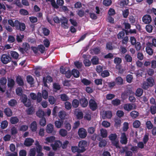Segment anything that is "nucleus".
Returning a JSON list of instances; mask_svg holds the SVG:
<instances>
[{
  "label": "nucleus",
  "instance_id": "obj_3",
  "mask_svg": "<svg viewBox=\"0 0 156 156\" xmlns=\"http://www.w3.org/2000/svg\"><path fill=\"white\" fill-rule=\"evenodd\" d=\"M87 143L86 140H82L79 141L78 145L81 153L86 151V148L87 146Z\"/></svg>",
  "mask_w": 156,
  "mask_h": 156
},
{
  "label": "nucleus",
  "instance_id": "obj_39",
  "mask_svg": "<svg viewBox=\"0 0 156 156\" xmlns=\"http://www.w3.org/2000/svg\"><path fill=\"white\" fill-rule=\"evenodd\" d=\"M16 40L18 43H21L24 37L23 35H21L20 34L19 35H17L16 36Z\"/></svg>",
  "mask_w": 156,
  "mask_h": 156
},
{
  "label": "nucleus",
  "instance_id": "obj_40",
  "mask_svg": "<svg viewBox=\"0 0 156 156\" xmlns=\"http://www.w3.org/2000/svg\"><path fill=\"white\" fill-rule=\"evenodd\" d=\"M114 121L115 122V126L118 127L120 125L121 120L120 118L118 117L115 118L114 119Z\"/></svg>",
  "mask_w": 156,
  "mask_h": 156
},
{
  "label": "nucleus",
  "instance_id": "obj_36",
  "mask_svg": "<svg viewBox=\"0 0 156 156\" xmlns=\"http://www.w3.org/2000/svg\"><path fill=\"white\" fill-rule=\"evenodd\" d=\"M48 100L49 102L51 105L54 104L56 101V99L53 96H49Z\"/></svg>",
  "mask_w": 156,
  "mask_h": 156
},
{
  "label": "nucleus",
  "instance_id": "obj_56",
  "mask_svg": "<svg viewBox=\"0 0 156 156\" xmlns=\"http://www.w3.org/2000/svg\"><path fill=\"white\" fill-rule=\"evenodd\" d=\"M125 33L123 31L119 32L117 35V38L119 39H122L124 37Z\"/></svg>",
  "mask_w": 156,
  "mask_h": 156
},
{
  "label": "nucleus",
  "instance_id": "obj_35",
  "mask_svg": "<svg viewBox=\"0 0 156 156\" xmlns=\"http://www.w3.org/2000/svg\"><path fill=\"white\" fill-rule=\"evenodd\" d=\"M143 90L140 88H138L136 90L135 94L136 96L140 97L142 96L143 94Z\"/></svg>",
  "mask_w": 156,
  "mask_h": 156
},
{
  "label": "nucleus",
  "instance_id": "obj_24",
  "mask_svg": "<svg viewBox=\"0 0 156 156\" xmlns=\"http://www.w3.org/2000/svg\"><path fill=\"white\" fill-rule=\"evenodd\" d=\"M130 116L133 119H136L139 115V113L137 111L134 110L130 113Z\"/></svg>",
  "mask_w": 156,
  "mask_h": 156
},
{
  "label": "nucleus",
  "instance_id": "obj_4",
  "mask_svg": "<svg viewBox=\"0 0 156 156\" xmlns=\"http://www.w3.org/2000/svg\"><path fill=\"white\" fill-rule=\"evenodd\" d=\"M78 134L79 137L81 139H84L87 136V132L83 128H80L78 131Z\"/></svg>",
  "mask_w": 156,
  "mask_h": 156
},
{
  "label": "nucleus",
  "instance_id": "obj_10",
  "mask_svg": "<svg viewBox=\"0 0 156 156\" xmlns=\"http://www.w3.org/2000/svg\"><path fill=\"white\" fill-rule=\"evenodd\" d=\"M34 142V140L33 139L30 138H26L23 144L25 146L29 147L32 145Z\"/></svg>",
  "mask_w": 156,
  "mask_h": 156
},
{
  "label": "nucleus",
  "instance_id": "obj_33",
  "mask_svg": "<svg viewBox=\"0 0 156 156\" xmlns=\"http://www.w3.org/2000/svg\"><path fill=\"white\" fill-rule=\"evenodd\" d=\"M36 114L37 116L41 118L44 117L45 115L44 112L41 110H38Z\"/></svg>",
  "mask_w": 156,
  "mask_h": 156
},
{
  "label": "nucleus",
  "instance_id": "obj_19",
  "mask_svg": "<svg viewBox=\"0 0 156 156\" xmlns=\"http://www.w3.org/2000/svg\"><path fill=\"white\" fill-rule=\"evenodd\" d=\"M124 109L126 111L129 112L133 109V106L130 103H127L124 105Z\"/></svg>",
  "mask_w": 156,
  "mask_h": 156
},
{
  "label": "nucleus",
  "instance_id": "obj_54",
  "mask_svg": "<svg viewBox=\"0 0 156 156\" xmlns=\"http://www.w3.org/2000/svg\"><path fill=\"white\" fill-rule=\"evenodd\" d=\"M43 33L44 35L45 36H47L49 34L50 30L49 29L46 27L42 28Z\"/></svg>",
  "mask_w": 156,
  "mask_h": 156
},
{
  "label": "nucleus",
  "instance_id": "obj_7",
  "mask_svg": "<svg viewBox=\"0 0 156 156\" xmlns=\"http://www.w3.org/2000/svg\"><path fill=\"white\" fill-rule=\"evenodd\" d=\"M68 22V20L66 17H63L61 18V27L65 29H68L69 27Z\"/></svg>",
  "mask_w": 156,
  "mask_h": 156
},
{
  "label": "nucleus",
  "instance_id": "obj_44",
  "mask_svg": "<svg viewBox=\"0 0 156 156\" xmlns=\"http://www.w3.org/2000/svg\"><path fill=\"white\" fill-rule=\"evenodd\" d=\"M8 126V122L7 121L4 120L2 121L1 124V127L2 129L6 128Z\"/></svg>",
  "mask_w": 156,
  "mask_h": 156
},
{
  "label": "nucleus",
  "instance_id": "obj_30",
  "mask_svg": "<svg viewBox=\"0 0 156 156\" xmlns=\"http://www.w3.org/2000/svg\"><path fill=\"white\" fill-rule=\"evenodd\" d=\"M63 123V121L62 120H56L55 122V126L58 128H60Z\"/></svg>",
  "mask_w": 156,
  "mask_h": 156
},
{
  "label": "nucleus",
  "instance_id": "obj_15",
  "mask_svg": "<svg viewBox=\"0 0 156 156\" xmlns=\"http://www.w3.org/2000/svg\"><path fill=\"white\" fill-rule=\"evenodd\" d=\"M16 82L19 86H23L24 85L23 79L21 76L18 75L16 76Z\"/></svg>",
  "mask_w": 156,
  "mask_h": 156
},
{
  "label": "nucleus",
  "instance_id": "obj_12",
  "mask_svg": "<svg viewBox=\"0 0 156 156\" xmlns=\"http://www.w3.org/2000/svg\"><path fill=\"white\" fill-rule=\"evenodd\" d=\"M62 145V143L60 140H57L55 141L54 144H51V146L54 151H56L58 148H59Z\"/></svg>",
  "mask_w": 156,
  "mask_h": 156
},
{
  "label": "nucleus",
  "instance_id": "obj_53",
  "mask_svg": "<svg viewBox=\"0 0 156 156\" xmlns=\"http://www.w3.org/2000/svg\"><path fill=\"white\" fill-rule=\"evenodd\" d=\"M117 137V135L115 133L110 134L109 136V138L110 140L113 141L115 140Z\"/></svg>",
  "mask_w": 156,
  "mask_h": 156
},
{
  "label": "nucleus",
  "instance_id": "obj_47",
  "mask_svg": "<svg viewBox=\"0 0 156 156\" xmlns=\"http://www.w3.org/2000/svg\"><path fill=\"white\" fill-rule=\"evenodd\" d=\"M115 82L119 85H121L123 83V79L120 76H119L116 78Z\"/></svg>",
  "mask_w": 156,
  "mask_h": 156
},
{
  "label": "nucleus",
  "instance_id": "obj_58",
  "mask_svg": "<svg viewBox=\"0 0 156 156\" xmlns=\"http://www.w3.org/2000/svg\"><path fill=\"white\" fill-rule=\"evenodd\" d=\"M114 63L117 65L120 64L122 62L121 58L119 57H116L114 59Z\"/></svg>",
  "mask_w": 156,
  "mask_h": 156
},
{
  "label": "nucleus",
  "instance_id": "obj_25",
  "mask_svg": "<svg viewBox=\"0 0 156 156\" xmlns=\"http://www.w3.org/2000/svg\"><path fill=\"white\" fill-rule=\"evenodd\" d=\"M146 80V82L151 87L154 86V80L152 77H149V78H147Z\"/></svg>",
  "mask_w": 156,
  "mask_h": 156
},
{
  "label": "nucleus",
  "instance_id": "obj_51",
  "mask_svg": "<svg viewBox=\"0 0 156 156\" xmlns=\"http://www.w3.org/2000/svg\"><path fill=\"white\" fill-rule=\"evenodd\" d=\"M72 105L75 108L78 107L79 105V101L76 99H74L72 102Z\"/></svg>",
  "mask_w": 156,
  "mask_h": 156
},
{
  "label": "nucleus",
  "instance_id": "obj_9",
  "mask_svg": "<svg viewBox=\"0 0 156 156\" xmlns=\"http://www.w3.org/2000/svg\"><path fill=\"white\" fill-rule=\"evenodd\" d=\"M23 46L24 47L23 48L19 47V51L23 54L24 53V51H27L30 49V46L29 44L27 43H23Z\"/></svg>",
  "mask_w": 156,
  "mask_h": 156
},
{
  "label": "nucleus",
  "instance_id": "obj_60",
  "mask_svg": "<svg viewBox=\"0 0 156 156\" xmlns=\"http://www.w3.org/2000/svg\"><path fill=\"white\" fill-rule=\"evenodd\" d=\"M76 116L77 119L80 120L83 118V114L82 111H80L77 112Z\"/></svg>",
  "mask_w": 156,
  "mask_h": 156
},
{
  "label": "nucleus",
  "instance_id": "obj_28",
  "mask_svg": "<svg viewBox=\"0 0 156 156\" xmlns=\"http://www.w3.org/2000/svg\"><path fill=\"white\" fill-rule=\"evenodd\" d=\"M125 61L126 62H131L132 61V58L129 54H126L124 56Z\"/></svg>",
  "mask_w": 156,
  "mask_h": 156
},
{
  "label": "nucleus",
  "instance_id": "obj_49",
  "mask_svg": "<svg viewBox=\"0 0 156 156\" xmlns=\"http://www.w3.org/2000/svg\"><path fill=\"white\" fill-rule=\"evenodd\" d=\"M122 12L123 17L125 18H127L129 13V10L128 9H126L122 11Z\"/></svg>",
  "mask_w": 156,
  "mask_h": 156
},
{
  "label": "nucleus",
  "instance_id": "obj_38",
  "mask_svg": "<svg viewBox=\"0 0 156 156\" xmlns=\"http://www.w3.org/2000/svg\"><path fill=\"white\" fill-rule=\"evenodd\" d=\"M10 55L12 57L16 59L18 58L19 56V55L17 52L13 51H11L10 52Z\"/></svg>",
  "mask_w": 156,
  "mask_h": 156
},
{
  "label": "nucleus",
  "instance_id": "obj_45",
  "mask_svg": "<svg viewBox=\"0 0 156 156\" xmlns=\"http://www.w3.org/2000/svg\"><path fill=\"white\" fill-rule=\"evenodd\" d=\"M112 103L114 106H118L120 104L121 101L119 99L116 98L112 101Z\"/></svg>",
  "mask_w": 156,
  "mask_h": 156
},
{
  "label": "nucleus",
  "instance_id": "obj_55",
  "mask_svg": "<svg viewBox=\"0 0 156 156\" xmlns=\"http://www.w3.org/2000/svg\"><path fill=\"white\" fill-rule=\"evenodd\" d=\"M140 122L139 120H136L133 122V127L136 128H138L140 126Z\"/></svg>",
  "mask_w": 156,
  "mask_h": 156
},
{
  "label": "nucleus",
  "instance_id": "obj_37",
  "mask_svg": "<svg viewBox=\"0 0 156 156\" xmlns=\"http://www.w3.org/2000/svg\"><path fill=\"white\" fill-rule=\"evenodd\" d=\"M81 82L86 86L89 85L91 83V81L88 79L83 78L81 80Z\"/></svg>",
  "mask_w": 156,
  "mask_h": 156
},
{
  "label": "nucleus",
  "instance_id": "obj_27",
  "mask_svg": "<svg viewBox=\"0 0 156 156\" xmlns=\"http://www.w3.org/2000/svg\"><path fill=\"white\" fill-rule=\"evenodd\" d=\"M71 149L73 152L75 153L77 152V153H81L79 147L77 146H72L71 147Z\"/></svg>",
  "mask_w": 156,
  "mask_h": 156
},
{
  "label": "nucleus",
  "instance_id": "obj_32",
  "mask_svg": "<svg viewBox=\"0 0 156 156\" xmlns=\"http://www.w3.org/2000/svg\"><path fill=\"white\" fill-rule=\"evenodd\" d=\"M64 128L67 131H69L72 128L70 124L68 122H65L64 124Z\"/></svg>",
  "mask_w": 156,
  "mask_h": 156
},
{
  "label": "nucleus",
  "instance_id": "obj_57",
  "mask_svg": "<svg viewBox=\"0 0 156 156\" xmlns=\"http://www.w3.org/2000/svg\"><path fill=\"white\" fill-rule=\"evenodd\" d=\"M107 142L105 140H102L100 141L99 144V146L100 147H105L107 144Z\"/></svg>",
  "mask_w": 156,
  "mask_h": 156
},
{
  "label": "nucleus",
  "instance_id": "obj_11",
  "mask_svg": "<svg viewBox=\"0 0 156 156\" xmlns=\"http://www.w3.org/2000/svg\"><path fill=\"white\" fill-rule=\"evenodd\" d=\"M120 139V142L122 144L126 145L127 144L128 138L127 137L125 133H122Z\"/></svg>",
  "mask_w": 156,
  "mask_h": 156
},
{
  "label": "nucleus",
  "instance_id": "obj_23",
  "mask_svg": "<svg viewBox=\"0 0 156 156\" xmlns=\"http://www.w3.org/2000/svg\"><path fill=\"white\" fill-rule=\"evenodd\" d=\"M99 58L97 56H94L91 59V62L93 65H96L99 64Z\"/></svg>",
  "mask_w": 156,
  "mask_h": 156
},
{
  "label": "nucleus",
  "instance_id": "obj_62",
  "mask_svg": "<svg viewBox=\"0 0 156 156\" xmlns=\"http://www.w3.org/2000/svg\"><path fill=\"white\" fill-rule=\"evenodd\" d=\"M20 14L24 15L27 16L28 15L29 13L25 9H21L20 10Z\"/></svg>",
  "mask_w": 156,
  "mask_h": 156
},
{
  "label": "nucleus",
  "instance_id": "obj_61",
  "mask_svg": "<svg viewBox=\"0 0 156 156\" xmlns=\"http://www.w3.org/2000/svg\"><path fill=\"white\" fill-rule=\"evenodd\" d=\"M84 118L85 120L89 121L91 119V115L88 112H86L84 116Z\"/></svg>",
  "mask_w": 156,
  "mask_h": 156
},
{
  "label": "nucleus",
  "instance_id": "obj_48",
  "mask_svg": "<svg viewBox=\"0 0 156 156\" xmlns=\"http://www.w3.org/2000/svg\"><path fill=\"white\" fill-rule=\"evenodd\" d=\"M146 125L147 128L148 129H151L153 127V125L150 121H147L146 123Z\"/></svg>",
  "mask_w": 156,
  "mask_h": 156
},
{
  "label": "nucleus",
  "instance_id": "obj_8",
  "mask_svg": "<svg viewBox=\"0 0 156 156\" xmlns=\"http://www.w3.org/2000/svg\"><path fill=\"white\" fill-rule=\"evenodd\" d=\"M142 20L145 24H149L152 21V19L151 16L149 15H145L142 17Z\"/></svg>",
  "mask_w": 156,
  "mask_h": 156
},
{
  "label": "nucleus",
  "instance_id": "obj_13",
  "mask_svg": "<svg viewBox=\"0 0 156 156\" xmlns=\"http://www.w3.org/2000/svg\"><path fill=\"white\" fill-rule=\"evenodd\" d=\"M79 101L81 106L83 108L86 107L88 105L87 99L83 97L79 100Z\"/></svg>",
  "mask_w": 156,
  "mask_h": 156
},
{
  "label": "nucleus",
  "instance_id": "obj_26",
  "mask_svg": "<svg viewBox=\"0 0 156 156\" xmlns=\"http://www.w3.org/2000/svg\"><path fill=\"white\" fill-rule=\"evenodd\" d=\"M72 75L75 78H78L80 76V72L78 70L75 69L72 70Z\"/></svg>",
  "mask_w": 156,
  "mask_h": 156
},
{
  "label": "nucleus",
  "instance_id": "obj_41",
  "mask_svg": "<svg viewBox=\"0 0 156 156\" xmlns=\"http://www.w3.org/2000/svg\"><path fill=\"white\" fill-rule=\"evenodd\" d=\"M109 73L108 70H105L102 71L101 74V76L103 78L107 77L109 76Z\"/></svg>",
  "mask_w": 156,
  "mask_h": 156
},
{
  "label": "nucleus",
  "instance_id": "obj_46",
  "mask_svg": "<svg viewBox=\"0 0 156 156\" xmlns=\"http://www.w3.org/2000/svg\"><path fill=\"white\" fill-rule=\"evenodd\" d=\"M17 94L19 96H21L23 94V91L21 87H17L16 90Z\"/></svg>",
  "mask_w": 156,
  "mask_h": 156
},
{
  "label": "nucleus",
  "instance_id": "obj_64",
  "mask_svg": "<svg viewBox=\"0 0 156 156\" xmlns=\"http://www.w3.org/2000/svg\"><path fill=\"white\" fill-rule=\"evenodd\" d=\"M60 98L62 101H66L69 99V97L65 94H61Z\"/></svg>",
  "mask_w": 156,
  "mask_h": 156
},
{
  "label": "nucleus",
  "instance_id": "obj_63",
  "mask_svg": "<svg viewBox=\"0 0 156 156\" xmlns=\"http://www.w3.org/2000/svg\"><path fill=\"white\" fill-rule=\"evenodd\" d=\"M150 111L151 114L154 115L156 113V106L152 105L150 108Z\"/></svg>",
  "mask_w": 156,
  "mask_h": 156
},
{
  "label": "nucleus",
  "instance_id": "obj_14",
  "mask_svg": "<svg viewBox=\"0 0 156 156\" xmlns=\"http://www.w3.org/2000/svg\"><path fill=\"white\" fill-rule=\"evenodd\" d=\"M112 115V114L111 111H106L102 115V118L103 119H110Z\"/></svg>",
  "mask_w": 156,
  "mask_h": 156
},
{
  "label": "nucleus",
  "instance_id": "obj_18",
  "mask_svg": "<svg viewBox=\"0 0 156 156\" xmlns=\"http://www.w3.org/2000/svg\"><path fill=\"white\" fill-rule=\"evenodd\" d=\"M37 126L36 122L34 121L30 124V128L32 132H35L37 129Z\"/></svg>",
  "mask_w": 156,
  "mask_h": 156
},
{
  "label": "nucleus",
  "instance_id": "obj_50",
  "mask_svg": "<svg viewBox=\"0 0 156 156\" xmlns=\"http://www.w3.org/2000/svg\"><path fill=\"white\" fill-rule=\"evenodd\" d=\"M42 96L44 99H46L48 98V93L45 90H43L42 91Z\"/></svg>",
  "mask_w": 156,
  "mask_h": 156
},
{
  "label": "nucleus",
  "instance_id": "obj_6",
  "mask_svg": "<svg viewBox=\"0 0 156 156\" xmlns=\"http://www.w3.org/2000/svg\"><path fill=\"white\" fill-rule=\"evenodd\" d=\"M11 58L9 55L6 54H3L2 55L1 60L2 62L4 64H6L10 62Z\"/></svg>",
  "mask_w": 156,
  "mask_h": 156
},
{
  "label": "nucleus",
  "instance_id": "obj_1",
  "mask_svg": "<svg viewBox=\"0 0 156 156\" xmlns=\"http://www.w3.org/2000/svg\"><path fill=\"white\" fill-rule=\"evenodd\" d=\"M46 2H50L52 6L55 9H58L59 8L58 5L62 6L64 4L63 0H57V4L55 0H45Z\"/></svg>",
  "mask_w": 156,
  "mask_h": 156
},
{
  "label": "nucleus",
  "instance_id": "obj_59",
  "mask_svg": "<svg viewBox=\"0 0 156 156\" xmlns=\"http://www.w3.org/2000/svg\"><path fill=\"white\" fill-rule=\"evenodd\" d=\"M21 96L20 100L21 101L23 102V104L25 103L28 100L27 96L25 94H23Z\"/></svg>",
  "mask_w": 156,
  "mask_h": 156
},
{
  "label": "nucleus",
  "instance_id": "obj_22",
  "mask_svg": "<svg viewBox=\"0 0 156 156\" xmlns=\"http://www.w3.org/2000/svg\"><path fill=\"white\" fill-rule=\"evenodd\" d=\"M15 84V81L13 79L11 78L8 79L7 83L8 87L12 89L14 87Z\"/></svg>",
  "mask_w": 156,
  "mask_h": 156
},
{
  "label": "nucleus",
  "instance_id": "obj_52",
  "mask_svg": "<svg viewBox=\"0 0 156 156\" xmlns=\"http://www.w3.org/2000/svg\"><path fill=\"white\" fill-rule=\"evenodd\" d=\"M17 101L14 99H11L8 102L9 105L12 107H14L16 105Z\"/></svg>",
  "mask_w": 156,
  "mask_h": 156
},
{
  "label": "nucleus",
  "instance_id": "obj_5",
  "mask_svg": "<svg viewBox=\"0 0 156 156\" xmlns=\"http://www.w3.org/2000/svg\"><path fill=\"white\" fill-rule=\"evenodd\" d=\"M89 105L90 109L93 111L96 110L98 108L97 102L93 99H90L89 100Z\"/></svg>",
  "mask_w": 156,
  "mask_h": 156
},
{
  "label": "nucleus",
  "instance_id": "obj_29",
  "mask_svg": "<svg viewBox=\"0 0 156 156\" xmlns=\"http://www.w3.org/2000/svg\"><path fill=\"white\" fill-rule=\"evenodd\" d=\"M59 134L61 136L65 137L67 135V131L65 129H61L59 131Z\"/></svg>",
  "mask_w": 156,
  "mask_h": 156
},
{
  "label": "nucleus",
  "instance_id": "obj_2",
  "mask_svg": "<svg viewBox=\"0 0 156 156\" xmlns=\"http://www.w3.org/2000/svg\"><path fill=\"white\" fill-rule=\"evenodd\" d=\"M15 27L17 30L23 31L26 29L25 24L23 23L20 22L17 20H15Z\"/></svg>",
  "mask_w": 156,
  "mask_h": 156
},
{
  "label": "nucleus",
  "instance_id": "obj_34",
  "mask_svg": "<svg viewBox=\"0 0 156 156\" xmlns=\"http://www.w3.org/2000/svg\"><path fill=\"white\" fill-rule=\"evenodd\" d=\"M101 136L103 138H106L107 136V132L106 129H102L100 130Z\"/></svg>",
  "mask_w": 156,
  "mask_h": 156
},
{
  "label": "nucleus",
  "instance_id": "obj_21",
  "mask_svg": "<svg viewBox=\"0 0 156 156\" xmlns=\"http://www.w3.org/2000/svg\"><path fill=\"white\" fill-rule=\"evenodd\" d=\"M4 112L7 117H10L12 114V111L10 108H8L4 109Z\"/></svg>",
  "mask_w": 156,
  "mask_h": 156
},
{
  "label": "nucleus",
  "instance_id": "obj_20",
  "mask_svg": "<svg viewBox=\"0 0 156 156\" xmlns=\"http://www.w3.org/2000/svg\"><path fill=\"white\" fill-rule=\"evenodd\" d=\"M54 129L53 125L51 124H49L47 125L46 128V131L48 133H51Z\"/></svg>",
  "mask_w": 156,
  "mask_h": 156
},
{
  "label": "nucleus",
  "instance_id": "obj_31",
  "mask_svg": "<svg viewBox=\"0 0 156 156\" xmlns=\"http://www.w3.org/2000/svg\"><path fill=\"white\" fill-rule=\"evenodd\" d=\"M19 121V119L17 117H11L10 119V122L12 124L17 123Z\"/></svg>",
  "mask_w": 156,
  "mask_h": 156
},
{
  "label": "nucleus",
  "instance_id": "obj_42",
  "mask_svg": "<svg viewBox=\"0 0 156 156\" xmlns=\"http://www.w3.org/2000/svg\"><path fill=\"white\" fill-rule=\"evenodd\" d=\"M27 82L30 85L34 84V79L31 76H28L27 77Z\"/></svg>",
  "mask_w": 156,
  "mask_h": 156
},
{
  "label": "nucleus",
  "instance_id": "obj_43",
  "mask_svg": "<svg viewBox=\"0 0 156 156\" xmlns=\"http://www.w3.org/2000/svg\"><path fill=\"white\" fill-rule=\"evenodd\" d=\"M145 28L147 32L150 33L152 32L153 27L151 25L148 24L146 26Z\"/></svg>",
  "mask_w": 156,
  "mask_h": 156
},
{
  "label": "nucleus",
  "instance_id": "obj_16",
  "mask_svg": "<svg viewBox=\"0 0 156 156\" xmlns=\"http://www.w3.org/2000/svg\"><path fill=\"white\" fill-rule=\"evenodd\" d=\"M152 46L149 45L147 43V46L146 48V50L147 53L150 55H152L153 53V50L152 48Z\"/></svg>",
  "mask_w": 156,
  "mask_h": 156
},
{
  "label": "nucleus",
  "instance_id": "obj_17",
  "mask_svg": "<svg viewBox=\"0 0 156 156\" xmlns=\"http://www.w3.org/2000/svg\"><path fill=\"white\" fill-rule=\"evenodd\" d=\"M66 115L67 113L64 110L60 111L58 113V116L61 120H64Z\"/></svg>",
  "mask_w": 156,
  "mask_h": 156
}]
</instances>
